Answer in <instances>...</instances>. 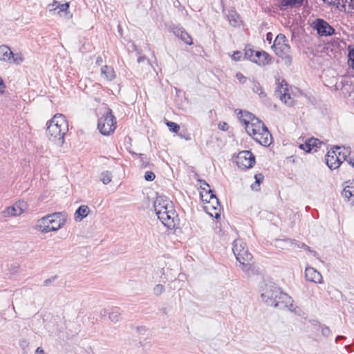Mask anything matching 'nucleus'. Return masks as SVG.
Instances as JSON below:
<instances>
[{
    "instance_id": "23",
    "label": "nucleus",
    "mask_w": 354,
    "mask_h": 354,
    "mask_svg": "<svg viewBox=\"0 0 354 354\" xmlns=\"http://www.w3.org/2000/svg\"><path fill=\"white\" fill-rule=\"evenodd\" d=\"M238 115L240 122L245 126V128L247 127V125L251 123L253 119L256 118L252 113L246 111H240Z\"/></svg>"
},
{
    "instance_id": "36",
    "label": "nucleus",
    "mask_w": 354,
    "mask_h": 354,
    "mask_svg": "<svg viewBox=\"0 0 354 354\" xmlns=\"http://www.w3.org/2000/svg\"><path fill=\"white\" fill-rule=\"evenodd\" d=\"M11 60L12 62L19 65L22 63L24 60V55L21 53H13Z\"/></svg>"
},
{
    "instance_id": "16",
    "label": "nucleus",
    "mask_w": 354,
    "mask_h": 354,
    "mask_svg": "<svg viewBox=\"0 0 354 354\" xmlns=\"http://www.w3.org/2000/svg\"><path fill=\"white\" fill-rule=\"evenodd\" d=\"M326 163L331 169H335L340 166V160L337 157L334 149H331L326 156Z\"/></svg>"
},
{
    "instance_id": "55",
    "label": "nucleus",
    "mask_w": 354,
    "mask_h": 354,
    "mask_svg": "<svg viewBox=\"0 0 354 354\" xmlns=\"http://www.w3.org/2000/svg\"><path fill=\"white\" fill-rule=\"evenodd\" d=\"M350 347H351V346H350V345H347V346H345V348H346L347 351H350V350H349V349H350Z\"/></svg>"
},
{
    "instance_id": "4",
    "label": "nucleus",
    "mask_w": 354,
    "mask_h": 354,
    "mask_svg": "<svg viewBox=\"0 0 354 354\" xmlns=\"http://www.w3.org/2000/svg\"><path fill=\"white\" fill-rule=\"evenodd\" d=\"M116 128V120L112 114L111 110L109 109L99 119L97 129L104 136H109L113 133Z\"/></svg>"
},
{
    "instance_id": "34",
    "label": "nucleus",
    "mask_w": 354,
    "mask_h": 354,
    "mask_svg": "<svg viewBox=\"0 0 354 354\" xmlns=\"http://www.w3.org/2000/svg\"><path fill=\"white\" fill-rule=\"evenodd\" d=\"M100 178L104 185H107L112 180V174L109 171H104L101 173Z\"/></svg>"
},
{
    "instance_id": "12",
    "label": "nucleus",
    "mask_w": 354,
    "mask_h": 354,
    "mask_svg": "<svg viewBox=\"0 0 354 354\" xmlns=\"http://www.w3.org/2000/svg\"><path fill=\"white\" fill-rule=\"evenodd\" d=\"M279 292V287L274 285L266 286L261 293L262 300L268 306H272L276 295Z\"/></svg>"
},
{
    "instance_id": "54",
    "label": "nucleus",
    "mask_w": 354,
    "mask_h": 354,
    "mask_svg": "<svg viewBox=\"0 0 354 354\" xmlns=\"http://www.w3.org/2000/svg\"><path fill=\"white\" fill-rule=\"evenodd\" d=\"M51 282V279H46L44 281V284L47 286L49 283Z\"/></svg>"
},
{
    "instance_id": "3",
    "label": "nucleus",
    "mask_w": 354,
    "mask_h": 354,
    "mask_svg": "<svg viewBox=\"0 0 354 354\" xmlns=\"http://www.w3.org/2000/svg\"><path fill=\"white\" fill-rule=\"evenodd\" d=\"M232 251L242 270L245 272L250 271L252 269V256L248 252L245 243L241 239H236L233 243Z\"/></svg>"
},
{
    "instance_id": "37",
    "label": "nucleus",
    "mask_w": 354,
    "mask_h": 354,
    "mask_svg": "<svg viewBox=\"0 0 354 354\" xmlns=\"http://www.w3.org/2000/svg\"><path fill=\"white\" fill-rule=\"evenodd\" d=\"M166 124L169 127V130L174 133H178L180 130V126L176 122L168 121Z\"/></svg>"
},
{
    "instance_id": "2",
    "label": "nucleus",
    "mask_w": 354,
    "mask_h": 354,
    "mask_svg": "<svg viewBox=\"0 0 354 354\" xmlns=\"http://www.w3.org/2000/svg\"><path fill=\"white\" fill-rule=\"evenodd\" d=\"M153 207L158 218L164 225L169 228L175 227L176 214L173 203L169 198L158 196L153 203Z\"/></svg>"
},
{
    "instance_id": "5",
    "label": "nucleus",
    "mask_w": 354,
    "mask_h": 354,
    "mask_svg": "<svg viewBox=\"0 0 354 354\" xmlns=\"http://www.w3.org/2000/svg\"><path fill=\"white\" fill-rule=\"evenodd\" d=\"M272 48L277 55L281 57L283 59H285L289 63H290V46L288 44V40L284 35L279 34L276 37Z\"/></svg>"
},
{
    "instance_id": "53",
    "label": "nucleus",
    "mask_w": 354,
    "mask_h": 354,
    "mask_svg": "<svg viewBox=\"0 0 354 354\" xmlns=\"http://www.w3.org/2000/svg\"><path fill=\"white\" fill-rule=\"evenodd\" d=\"M161 311H162L164 314H165V315H167V308H162L161 309Z\"/></svg>"
},
{
    "instance_id": "10",
    "label": "nucleus",
    "mask_w": 354,
    "mask_h": 354,
    "mask_svg": "<svg viewBox=\"0 0 354 354\" xmlns=\"http://www.w3.org/2000/svg\"><path fill=\"white\" fill-rule=\"evenodd\" d=\"M50 232H56L62 228L66 222V216L63 212H55L48 215Z\"/></svg>"
},
{
    "instance_id": "51",
    "label": "nucleus",
    "mask_w": 354,
    "mask_h": 354,
    "mask_svg": "<svg viewBox=\"0 0 354 354\" xmlns=\"http://www.w3.org/2000/svg\"><path fill=\"white\" fill-rule=\"evenodd\" d=\"M267 40L270 41L272 40V34L270 32H268L267 34Z\"/></svg>"
},
{
    "instance_id": "32",
    "label": "nucleus",
    "mask_w": 354,
    "mask_h": 354,
    "mask_svg": "<svg viewBox=\"0 0 354 354\" xmlns=\"http://www.w3.org/2000/svg\"><path fill=\"white\" fill-rule=\"evenodd\" d=\"M254 178L255 182L254 183L252 184L251 188L252 190L257 191L259 189L261 183H262L264 179V176L262 174H257L254 176Z\"/></svg>"
},
{
    "instance_id": "8",
    "label": "nucleus",
    "mask_w": 354,
    "mask_h": 354,
    "mask_svg": "<svg viewBox=\"0 0 354 354\" xmlns=\"http://www.w3.org/2000/svg\"><path fill=\"white\" fill-rule=\"evenodd\" d=\"M292 298L286 293L282 292L279 288V292L276 295L273 307L280 309L288 308L290 311H294Z\"/></svg>"
},
{
    "instance_id": "52",
    "label": "nucleus",
    "mask_w": 354,
    "mask_h": 354,
    "mask_svg": "<svg viewBox=\"0 0 354 354\" xmlns=\"http://www.w3.org/2000/svg\"><path fill=\"white\" fill-rule=\"evenodd\" d=\"M221 129L223 130H227V123H223V125L221 127Z\"/></svg>"
},
{
    "instance_id": "13",
    "label": "nucleus",
    "mask_w": 354,
    "mask_h": 354,
    "mask_svg": "<svg viewBox=\"0 0 354 354\" xmlns=\"http://www.w3.org/2000/svg\"><path fill=\"white\" fill-rule=\"evenodd\" d=\"M252 138L263 146H269L272 142V135L266 127L260 132L254 133Z\"/></svg>"
},
{
    "instance_id": "48",
    "label": "nucleus",
    "mask_w": 354,
    "mask_h": 354,
    "mask_svg": "<svg viewBox=\"0 0 354 354\" xmlns=\"http://www.w3.org/2000/svg\"><path fill=\"white\" fill-rule=\"evenodd\" d=\"M102 62H103L102 57L100 56H98L96 59V64L98 65H100V64H102Z\"/></svg>"
},
{
    "instance_id": "59",
    "label": "nucleus",
    "mask_w": 354,
    "mask_h": 354,
    "mask_svg": "<svg viewBox=\"0 0 354 354\" xmlns=\"http://www.w3.org/2000/svg\"><path fill=\"white\" fill-rule=\"evenodd\" d=\"M324 1H326V0H324Z\"/></svg>"
},
{
    "instance_id": "20",
    "label": "nucleus",
    "mask_w": 354,
    "mask_h": 354,
    "mask_svg": "<svg viewBox=\"0 0 354 354\" xmlns=\"http://www.w3.org/2000/svg\"><path fill=\"white\" fill-rule=\"evenodd\" d=\"M35 229L41 233L50 232V223H48V215L39 219L37 222Z\"/></svg>"
},
{
    "instance_id": "40",
    "label": "nucleus",
    "mask_w": 354,
    "mask_h": 354,
    "mask_svg": "<svg viewBox=\"0 0 354 354\" xmlns=\"http://www.w3.org/2000/svg\"><path fill=\"white\" fill-rule=\"evenodd\" d=\"M321 333L323 336L326 337H328L332 335L331 330L329 328V327H328L326 326H322Z\"/></svg>"
},
{
    "instance_id": "47",
    "label": "nucleus",
    "mask_w": 354,
    "mask_h": 354,
    "mask_svg": "<svg viewBox=\"0 0 354 354\" xmlns=\"http://www.w3.org/2000/svg\"><path fill=\"white\" fill-rule=\"evenodd\" d=\"M35 354H44V351L43 348H41V347H38L36 349Z\"/></svg>"
},
{
    "instance_id": "17",
    "label": "nucleus",
    "mask_w": 354,
    "mask_h": 354,
    "mask_svg": "<svg viewBox=\"0 0 354 354\" xmlns=\"http://www.w3.org/2000/svg\"><path fill=\"white\" fill-rule=\"evenodd\" d=\"M49 12L53 14H58L59 15H65L69 8V3H59L57 1H54L53 3L49 4Z\"/></svg>"
},
{
    "instance_id": "42",
    "label": "nucleus",
    "mask_w": 354,
    "mask_h": 354,
    "mask_svg": "<svg viewBox=\"0 0 354 354\" xmlns=\"http://www.w3.org/2000/svg\"><path fill=\"white\" fill-rule=\"evenodd\" d=\"M156 176L152 171H147L145 174V179L147 181H152L154 180Z\"/></svg>"
},
{
    "instance_id": "43",
    "label": "nucleus",
    "mask_w": 354,
    "mask_h": 354,
    "mask_svg": "<svg viewBox=\"0 0 354 354\" xmlns=\"http://www.w3.org/2000/svg\"><path fill=\"white\" fill-rule=\"evenodd\" d=\"M300 148L306 151V152H310L313 150V149L310 146L308 140H307L304 144L301 145Z\"/></svg>"
},
{
    "instance_id": "57",
    "label": "nucleus",
    "mask_w": 354,
    "mask_h": 354,
    "mask_svg": "<svg viewBox=\"0 0 354 354\" xmlns=\"http://www.w3.org/2000/svg\"><path fill=\"white\" fill-rule=\"evenodd\" d=\"M219 216H220L219 214H218V212H216V213H215V217H216V218H218V217H219Z\"/></svg>"
},
{
    "instance_id": "39",
    "label": "nucleus",
    "mask_w": 354,
    "mask_h": 354,
    "mask_svg": "<svg viewBox=\"0 0 354 354\" xmlns=\"http://www.w3.org/2000/svg\"><path fill=\"white\" fill-rule=\"evenodd\" d=\"M165 291V287L162 284H157L154 288H153V293L156 295V296H160L161 294L163 293V292Z\"/></svg>"
},
{
    "instance_id": "49",
    "label": "nucleus",
    "mask_w": 354,
    "mask_h": 354,
    "mask_svg": "<svg viewBox=\"0 0 354 354\" xmlns=\"http://www.w3.org/2000/svg\"><path fill=\"white\" fill-rule=\"evenodd\" d=\"M146 59V57L145 56H140L138 58V62L140 63L141 62H143Z\"/></svg>"
},
{
    "instance_id": "18",
    "label": "nucleus",
    "mask_w": 354,
    "mask_h": 354,
    "mask_svg": "<svg viewBox=\"0 0 354 354\" xmlns=\"http://www.w3.org/2000/svg\"><path fill=\"white\" fill-rule=\"evenodd\" d=\"M173 33L179 37L186 44L192 45L193 44L192 38L190 35L182 27L176 26L173 28Z\"/></svg>"
},
{
    "instance_id": "41",
    "label": "nucleus",
    "mask_w": 354,
    "mask_h": 354,
    "mask_svg": "<svg viewBox=\"0 0 354 354\" xmlns=\"http://www.w3.org/2000/svg\"><path fill=\"white\" fill-rule=\"evenodd\" d=\"M19 344L23 351L26 353L29 347V342L27 339H21Z\"/></svg>"
},
{
    "instance_id": "58",
    "label": "nucleus",
    "mask_w": 354,
    "mask_h": 354,
    "mask_svg": "<svg viewBox=\"0 0 354 354\" xmlns=\"http://www.w3.org/2000/svg\"><path fill=\"white\" fill-rule=\"evenodd\" d=\"M143 167H147V165H142Z\"/></svg>"
},
{
    "instance_id": "46",
    "label": "nucleus",
    "mask_w": 354,
    "mask_h": 354,
    "mask_svg": "<svg viewBox=\"0 0 354 354\" xmlns=\"http://www.w3.org/2000/svg\"><path fill=\"white\" fill-rule=\"evenodd\" d=\"M241 57V53L239 51L234 52V54L232 55V59H234L235 61L239 60Z\"/></svg>"
},
{
    "instance_id": "15",
    "label": "nucleus",
    "mask_w": 354,
    "mask_h": 354,
    "mask_svg": "<svg viewBox=\"0 0 354 354\" xmlns=\"http://www.w3.org/2000/svg\"><path fill=\"white\" fill-rule=\"evenodd\" d=\"M306 279L315 283H322V276L319 272L312 267H307L305 270Z\"/></svg>"
},
{
    "instance_id": "26",
    "label": "nucleus",
    "mask_w": 354,
    "mask_h": 354,
    "mask_svg": "<svg viewBox=\"0 0 354 354\" xmlns=\"http://www.w3.org/2000/svg\"><path fill=\"white\" fill-rule=\"evenodd\" d=\"M337 2V7L341 10L344 12H347L346 6H348V10H351L354 6V0H335Z\"/></svg>"
},
{
    "instance_id": "28",
    "label": "nucleus",
    "mask_w": 354,
    "mask_h": 354,
    "mask_svg": "<svg viewBox=\"0 0 354 354\" xmlns=\"http://www.w3.org/2000/svg\"><path fill=\"white\" fill-rule=\"evenodd\" d=\"M227 19L230 24L233 26H236L239 24V16L235 10H231L228 11L227 15Z\"/></svg>"
},
{
    "instance_id": "30",
    "label": "nucleus",
    "mask_w": 354,
    "mask_h": 354,
    "mask_svg": "<svg viewBox=\"0 0 354 354\" xmlns=\"http://www.w3.org/2000/svg\"><path fill=\"white\" fill-rule=\"evenodd\" d=\"M109 319L114 322H118L121 319V313L120 312V309L118 308H113L111 312L109 313Z\"/></svg>"
},
{
    "instance_id": "44",
    "label": "nucleus",
    "mask_w": 354,
    "mask_h": 354,
    "mask_svg": "<svg viewBox=\"0 0 354 354\" xmlns=\"http://www.w3.org/2000/svg\"><path fill=\"white\" fill-rule=\"evenodd\" d=\"M348 65L354 69V50H351L349 53V60Z\"/></svg>"
},
{
    "instance_id": "22",
    "label": "nucleus",
    "mask_w": 354,
    "mask_h": 354,
    "mask_svg": "<svg viewBox=\"0 0 354 354\" xmlns=\"http://www.w3.org/2000/svg\"><path fill=\"white\" fill-rule=\"evenodd\" d=\"M101 76L106 81H112L115 78V73L111 66L105 65L101 68Z\"/></svg>"
},
{
    "instance_id": "27",
    "label": "nucleus",
    "mask_w": 354,
    "mask_h": 354,
    "mask_svg": "<svg viewBox=\"0 0 354 354\" xmlns=\"http://www.w3.org/2000/svg\"><path fill=\"white\" fill-rule=\"evenodd\" d=\"M251 88L254 93L258 94L260 98L264 99L266 97V93L263 91L259 82L253 80L251 82Z\"/></svg>"
},
{
    "instance_id": "33",
    "label": "nucleus",
    "mask_w": 354,
    "mask_h": 354,
    "mask_svg": "<svg viewBox=\"0 0 354 354\" xmlns=\"http://www.w3.org/2000/svg\"><path fill=\"white\" fill-rule=\"evenodd\" d=\"M209 200L207 201V199H203L204 201H207V203H212V207L214 209H217L216 206H219V202L218 198H216V195L213 193L212 190L209 189Z\"/></svg>"
},
{
    "instance_id": "35",
    "label": "nucleus",
    "mask_w": 354,
    "mask_h": 354,
    "mask_svg": "<svg viewBox=\"0 0 354 354\" xmlns=\"http://www.w3.org/2000/svg\"><path fill=\"white\" fill-rule=\"evenodd\" d=\"M286 241H288L290 243V244L291 245H297L298 248H304L305 250H308L309 252H310L311 253L313 254L314 256H315L317 254V252L315 251H313L310 250V247H308L307 245H306L305 243H298L295 240H287Z\"/></svg>"
},
{
    "instance_id": "1",
    "label": "nucleus",
    "mask_w": 354,
    "mask_h": 354,
    "mask_svg": "<svg viewBox=\"0 0 354 354\" xmlns=\"http://www.w3.org/2000/svg\"><path fill=\"white\" fill-rule=\"evenodd\" d=\"M68 131V122L62 114H56L48 123L46 136L50 140L62 146L64 142V136Z\"/></svg>"
},
{
    "instance_id": "9",
    "label": "nucleus",
    "mask_w": 354,
    "mask_h": 354,
    "mask_svg": "<svg viewBox=\"0 0 354 354\" xmlns=\"http://www.w3.org/2000/svg\"><path fill=\"white\" fill-rule=\"evenodd\" d=\"M255 163V156L250 151H243L237 156L236 164L239 168L246 169L253 167Z\"/></svg>"
},
{
    "instance_id": "21",
    "label": "nucleus",
    "mask_w": 354,
    "mask_h": 354,
    "mask_svg": "<svg viewBox=\"0 0 354 354\" xmlns=\"http://www.w3.org/2000/svg\"><path fill=\"white\" fill-rule=\"evenodd\" d=\"M304 0H281L279 4L280 10H286L289 8L299 7Z\"/></svg>"
},
{
    "instance_id": "25",
    "label": "nucleus",
    "mask_w": 354,
    "mask_h": 354,
    "mask_svg": "<svg viewBox=\"0 0 354 354\" xmlns=\"http://www.w3.org/2000/svg\"><path fill=\"white\" fill-rule=\"evenodd\" d=\"M12 52L8 46H0V60L4 62H11Z\"/></svg>"
},
{
    "instance_id": "7",
    "label": "nucleus",
    "mask_w": 354,
    "mask_h": 354,
    "mask_svg": "<svg viewBox=\"0 0 354 354\" xmlns=\"http://www.w3.org/2000/svg\"><path fill=\"white\" fill-rule=\"evenodd\" d=\"M312 27L317 30V34L322 37L331 36L335 34V29L323 19H316L312 23Z\"/></svg>"
},
{
    "instance_id": "29",
    "label": "nucleus",
    "mask_w": 354,
    "mask_h": 354,
    "mask_svg": "<svg viewBox=\"0 0 354 354\" xmlns=\"http://www.w3.org/2000/svg\"><path fill=\"white\" fill-rule=\"evenodd\" d=\"M342 196L348 199V201H351V204H354V186L347 185L346 186L342 192Z\"/></svg>"
},
{
    "instance_id": "56",
    "label": "nucleus",
    "mask_w": 354,
    "mask_h": 354,
    "mask_svg": "<svg viewBox=\"0 0 354 354\" xmlns=\"http://www.w3.org/2000/svg\"><path fill=\"white\" fill-rule=\"evenodd\" d=\"M350 162L351 163V165L354 167V158L353 159H351Z\"/></svg>"
},
{
    "instance_id": "38",
    "label": "nucleus",
    "mask_w": 354,
    "mask_h": 354,
    "mask_svg": "<svg viewBox=\"0 0 354 354\" xmlns=\"http://www.w3.org/2000/svg\"><path fill=\"white\" fill-rule=\"evenodd\" d=\"M308 142L310 143V146L313 149L314 148L316 149V148H318L322 145V142L317 138H310L308 140Z\"/></svg>"
},
{
    "instance_id": "31",
    "label": "nucleus",
    "mask_w": 354,
    "mask_h": 354,
    "mask_svg": "<svg viewBox=\"0 0 354 354\" xmlns=\"http://www.w3.org/2000/svg\"><path fill=\"white\" fill-rule=\"evenodd\" d=\"M334 149V151L337 153V157L340 160V164L343 162L344 160H346L347 151L345 149H342L339 147H336Z\"/></svg>"
},
{
    "instance_id": "45",
    "label": "nucleus",
    "mask_w": 354,
    "mask_h": 354,
    "mask_svg": "<svg viewBox=\"0 0 354 354\" xmlns=\"http://www.w3.org/2000/svg\"><path fill=\"white\" fill-rule=\"evenodd\" d=\"M236 77L242 84H244L246 81V77L241 73H236Z\"/></svg>"
},
{
    "instance_id": "14",
    "label": "nucleus",
    "mask_w": 354,
    "mask_h": 354,
    "mask_svg": "<svg viewBox=\"0 0 354 354\" xmlns=\"http://www.w3.org/2000/svg\"><path fill=\"white\" fill-rule=\"evenodd\" d=\"M266 126L264 123L259 118H255L251 123L247 125L245 130L247 133L253 138L254 136V133L260 132Z\"/></svg>"
},
{
    "instance_id": "6",
    "label": "nucleus",
    "mask_w": 354,
    "mask_h": 354,
    "mask_svg": "<svg viewBox=\"0 0 354 354\" xmlns=\"http://www.w3.org/2000/svg\"><path fill=\"white\" fill-rule=\"evenodd\" d=\"M274 95L280 99L281 102L288 106H292L294 100L289 93L288 84L285 80H282L278 84L274 91Z\"/></svg>"
},
{
    "instance_id": "50",
    "label": "nucleus",
    "mask_w": 354,
    "mask_h": 354,
    "mask_svg": "<svg viewBox=\"0 0 354 354\" xmlns=\"http://www.w3.org/2000/svg\"><path fill=\"white\" fill-rule=\"evenodd\" d=\"M345 337L344 336H342V335H338L336 338H335V342H337L340 339H344Z\"/></svg>"
},
{
    "instance_id": "19",
    "label": "nucleus",
    "mask_w": 354,
    "mask_h": 354,
    "mask_svg": "<svg viewBox=\"0 0 354 354\" xmlns=\"http://www.w3.org/2000/svg\"><path fill=\"white\" fill-rule=\"evenodd\" d=\"M254 53V56H253V54L251 55L252 60L254 62L259 65H266L269 62V55L267 53L264 51H255ZM252 53H253V51H252Z\"/></svg>"
},
{
    "instance_id": "24",
    "label": "nucleus",
    "mask_w": 354,
    "mask_h": 354,
    "mask_svg": "<svg viewBox=\"0 0 354 354\" xmlns=\"http://www.w3.org/2000/svg\"><path fill=\"white\" fill-rule=\"evenodd\" d=\"M89 211V208L87 205L80 206L74 214L75 221L77 222L81 221L84 218L88 216Z\"/></svg>"
},
{
    "instance_id": "11",
    "label": "nucleus",
    "mask_w": 354,
    "mask_h": 354,
    "mask_svg": "<svg viewBox=\"0 0 354 354\" xmlns=\"http://www.w3.org/2000/svg\"><path fill=\"white\" fill-rule=\"evenodd\" d=\"M25 206L26 204L24 202H17L13 205L7 207L1 212V214L5 218L20 216L24 212Z\"/></svg>"
}]
</instances>
